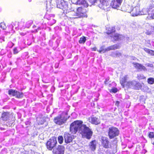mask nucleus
Wrapping results in <instances>:
<instances>
[{
  "label": "nucleus",
  "mask_w": 154,
  "mask_h": 154,
  "mask_svg": "<svg viewBox=\"0 0 154 154\" xmlns=\"http://www.w3.org/2000/svg\"><path fill=\"white\" fill-rule=\"evenodd\" d=\"M57 143L56 138L52 137L46 143L47 148L49 150H51L55 146Z\"/></svg>",
  "instance_id": "nucleus-4"
},
{
  "label": "nucleus",
  "mask_w": 154,
  "mask_h": 154,
  "mask_svg": "<svg viewBox=\"0 0 154 154\" xmlns=\"http://www.w3.org/2000/svg\"><path fill=\"white\" fill-rule=\"evenodd\" d=\"M150 45V44H149L148 45H147V46L148 47H149Z\"/></svg>",
  "instance_id": "nucleus-45"
},
{
  "label": "nucleus",
  "mask_w": 154,
  "mask_h": 154,
  "mask_svg": "<svg viewBox=\"0 0 154 154\" xmlns=\"http://www.w3.org/2000/svg\"><path fill=\"white\" fill-rule=\"evenodd\" d=\"M8 94L10 95H12L13 96H15L16 97L20 98L23 97V94L21 92H20L13 90L12 89L8 91Z\"/></svg>",
  "instance_id": "nucleus-9"
},
{
  "label": "nucleus",
  "mask_w": 154,
  "mask_h": 154,
  "mask_svg": "<svg viewBox=\"0 0 154 154\" xmlns=\"http://www.w3.org/2000/svg\"><path fill=\"white\" fill-rule=\"evenodd\" d=\"M151 18L152 19H154V14H153L152 16H151Z\"/></svg>",
  "instance_id": "nucleus-42"
},
{
  "label": "nucleus",
  "mask_w": 154,
  "mask_h": 154,
  "mask_svg": "<svg viewBox=\"0 0 154 154\" xmlns=\"http://www.w3.org/2000/svg\"><path fill=\"white\" fill-rule=\"evenodd\" d=\"M45 118L44 117H38L37 118V122L38 125H41L43 124L45 120Z\"/></svg>",
  "instance_id": "nucleus-23"
},
{
  "label": "nucleus",
  "mask_w": 154,
  "mask_h": 154,
  "mask_svg": "<svg viewBox=\"0 0 154 154\" xmlns=\"http://www.w3.org/2000/svg\"><path fill=\"white\" fill-rule=\"evenodd\" d=\"M64 137L65 142L66 143H69L72 141L73 136L67 133H65L64 134Z\"/></svg>",
  "instance_id": "nucleus-15"
},
{
  "label": "nucleus",
  "mask_w": 154,
  "mask_h": 154,
  "mask_svg": "<svg viewBox=\"0 0 154 154\" xmlns=\"http://www.w3.org/2000/svg\"><path fill=\"white\" fill-rule=\"evenodd\" d=\"M137 77L138 79H144L146 78L143 74H141L138 75Z\"/></svg>",
  "instance_id": "nucleus-34"
},
{
  "label": "nucleus",
  "mask_w": 154,
  "mask_h": 154,
  "mask_svg": "<svg viewBox=\"0 0 154 154\" xmlns=\"http://www.w3.org/2000/svg\"><path fill=\"white\" fill-rule=\"evenodd\" d=\"M149 137L150 138H154V133L153 132H150L149 134Z\"/></svg>",
  "instance_id": "nucleus-35"
},
{
  "label": "nucleus",
  "mask_w": 154,
  "mask_h": 154,
  "mask_svg": "<svg viewBox=\"0 0 154 154\" xmlns=\"http://www.w3.org/2000/svg\"><path fill=\"white\" fill-rule=\"evenodd\" d=\"M134 58H135V57H134ZM134 58H133V60H134Z\"/></svg>",
  "instance_id": "nucleus-48"
},
{
  "label": "nucleus",
  "mask_w": 154,
  "mask_h": 154,
  "mask_svg": "<svg viewBox=\"0 0 154 154\" xmlns=\"http://www.w3.org/2000/svg\"><path fill=\"white\" fill-rule=\"evenodd\" d=\"M86 40V38L85 37H82L81 38L79 42L80 43H84Z\"/></svg>",
  "instance_id": "nucleus-31"
},
{
  "label": "nucleus",
  "mask_w": 154,
  "mask_h": 154,
  "mask_svg": "<svg viewBox=\"0 0 154 154\" xmlns=\"http://www.w3.org/2000/svg\"><path fill=\"white\" fill-rule=\"evenodd\" d=\"M3 128H1V130H2L3 129Z\"/></svg>",
  "instance_id": "nucleus-46"
},
{
  "label": "nucleus",
  "mask_w": 154,
  "mask_h": 154,
  "mask_svg": "<svg viewBox=\"0 0 154 154\" xmlns=\"http://www.w3.org/2000/svg\"><path fill=\"white\" fill-rule=\"evenodd\" d=\"M0 27L3 30L6 29V28L5 24L4 22H2L0 23Z\"/></svg>",
  "instance_id": "nucleus-32"
},
{
  "label": "nucleus",
  "mask_w": 154,
  "mask_h": 154,
  "mask_svg": "<svg viewBox=\"0 0 154 154\" xmlns=\"http://www.w3.org/2000/svg\"><path fill=\"white\" fill-rule=\"evenodd\" d=\"M99 7L102 9H105L108 5V0H99Z\"/></svg>",
  "instance_id": "nucleus-16"
},
{
  "label": "nucleus",
  "mask_w": 154,
  "mask_h": 154,
  "mask_svg": "<svg viewBox=\"0 0 154 154\" xmlns=\"http://www.w3.org/2000/svg\"><path fill=\"white\" fill-rule=\"evenodd\" d=\"M152 143L154 145V141L152 140Z\"/></svg>",
  "instance_id": "nucleus-44"
},
{
  "label": "nucleus",
  "mask_w": 154,
  "mask_h": 154,
  "mask_svg": "<svg viewBox=\"0 0 154 154\" xmlns=\"http://www.w3.org/2000/svg\"><path fill=\"white\" fill-rule=\"evenodd\" d=\"M66 121V119L65 117L61 115L55 117L54 119L55 123L60 125L63 124Z\"/></svg>",
  "instance_id": "nucleus-7"
},
{
  "label": "nucleus",
  "mask_w": 154,
  "mask_h": 154,
  "mask_svg": "<svg viewBox=\"0 0 154 154\" xmlns=\"http://www.w3.org/2000/svg\"><path fill=\"white\" fill-rule=\"evenodd\" d=\"M100 141L102 146L105 148H108L109 147V141L108 138L105 137H102L101 138Z\"/></svg>",
  "instance_id": "nucleus-10"
},
{
  "label": "nucleus",
  "mask_w": 154,
  "mask_h": 154,
  "mask_svg": "<svg viewBox=\"0 0 154 154\" xmlns=\"http://www.w3.org/2000/svg\"><path fill=\"white\" fill-rule=\"evenodd\" d=\"M147 82L149 84L153 85L154 84V78L152 77L149 78L147 79Z\"/></svg>",
  "instance_id": "nucleus-30"
},
{
  "label": "nucleus",
  "mask_w": 154,
  "mask_h": 154,
  "mask_svg": "<svg viewBox=\"0 0 154 154\" xmlns=\"http://www.w3.org/2000/svg\"><path fill=\"white\" fill-rule=\"evenodd\" d=\"M143 49L146 52L148 53L150 55L154 56V51L146 48H143Z\"/></svg>",
  "instance_id": "nucleus-27"
},
{
  "label": "nucleus",
  "mask_w": 154,
  "mask_h": 154,
  "mask_svg": "<svg viewBox=\"0 0 154 154\" xmlns=\"http://www.w3.org/2000/svg\"><path fill=\"white\" fill-rule=\"evenodd\" d=\"M67 3V2H66L63 0L58 1V2H57V7L58 8L62 9L64 11H69Z\"/></svg>",
  "instance_id": "nucleus-5"
},
{
  "label": "nucleus",
  "mask_w": 154,
  "mask_h": 154,
  "mask_svg": "<svg viewBox=\"0 0 154 154\" xmlns=\"http://www.w3.org/2000/svg\"><path fill=\"white\" fill-rule=\"evenodd\" d=\"M64 147L62 146H59L57 148L54 149L53 152L54 154H63Z\"/></svg>",
  "instance_id": "nucleus-12"
},
{
  "label": "nucleus",
  "mask_w": 154,
  "mask_h": 154,
  "mask_svg": "<svg viewBox=\"0 0 154 154\" xmlns=\"http://www.w3.org/2000/svg\"><path fill=\"white\" fill-rule=\"evenodd\" d=\"M119 131L116 128L112 127L109 129L108 135L109 138L112 139L118 136Z\"/></svg>",
  "instance_id": "nucleus-3"
},
{
  "label": "nucleus",
  "mask_w": 154,
  "mask_h": 154,
  "mask_svg": "<svg viewBox=\"0 0 154 154\" xmlns=\"http://www.w3.org/2000/svg\"><path fill=\"white\" fill-rule=\"evenodd\" d=\"M152 28L154 30V27H152Z\"/></svg>",
  "instance_id": "nucleus-47"
},
{
  "label": "nucleus",
  "mask_w": 154,
  "mask_h": 154,
  "mask_svg": "<svg viewBox=\"0 0 154 154\" xmlns=\"http://www.w3.org/2000/svg\"><path fill=\"white\" fill-rule=\"evenodd\" d=\"M131 14L132 16H136L139 15H140V8L138 6H136L133 8Z\"/></svg>",
  "instance_id": "nucleus-14"
},
{
  "label": "nucleus",
  "mask_w": 154,
  "mask_h": 154,
  "mask_svg": "<svg viewBox=\"0 0 154 154\" xmlns=\"http://www.w3.org/2000/svg\"><path fill=\"white\" fill-rule=\"evenodd\" d=\"M119 48V46L117 45H115L107 47L106 48H105L103 46L101 47L100 49L98 51L100 53H104L106 51L112 50H115Z\"/></svg>",
  "instance_id": "nucleus-8"
},
{
  "label": "nucleus",
  "mask_w": 154,
  "mask_h": 154,
  "mask_svg": "<svg viewBox=\"0 0 154 154\" xmlns=\"http://www.w3.org/2000/svg\"><path fill=\"white\" fill-rule=\"evenodd\" d=\"M76 2L75 4L78 5H82L85 7H87L88 6V4L85 0H75Z\"/></svg>",
  "instance_id": "nucleus-21"
},
{
  "label": "nucleus",
  "mask_w": 154,
  "mask_h": 154,
  "mask_svg": "<svg viewBox=\"0 0 154 154\" xmlns=\"http://www.w3.org/2000/svg\"><path fill=\"white\" fill-rule=\"evenodd\" d=\"M112 55L114 57H119L121 56L122 54L118 51H116L112 53Z\"/></svg>",
  "instance_id": "nucleus-25"
},
{
  "label": "nucleus",
  "mask_w": 154,
  "mask_h": 154,
  "mask_svg": "<svg viewBox=\"0 0 154 154\" xmlns=\"http://www.w3.org/2000/svg\"><path fill=\"white\" fill-rule=\"evenodd\" d=\"M58 139L59 142L60 144L62 143L63 141V137L62 136H59L58 137Z\"/></svg>",
  "instance_id": "nucleus-33"
},
{
  "label": "nucleus",
  "mask_w": 154,
  "mask_h": 154,
  "mask_svg": "<svg viewBox=\"0 0 154 154\" xmlns=\"http://www.w3.org/2000/svg\"><path fill=\"white\" fill-rule=\"evenodd\" d=\"M111 37L113 38L115 41H117L119 40L122 39L124 38L123 36L121 35H119L118 33L112 34Z\"/></svg>",
  "instance_id": "nucleus-19"
},
{
  "label": "nucleus",
  "mask_w": 154,
  "mask_h": 154,
  "mask_svg": "<svg viewBox=\"0 0 154 154\" xmlns=\"http://www.w3.org/2000/svg\"><path fill=\"white\" fill-rule=\"evenodd\" d=\"M146 65H147V66H150L151 67H152L153 66L151 64H146Z\"/></svg>",
  "instance_id": "nucleus-39"
},
{
  "label": "nucleus",
  "mask_w": 154,
  "mask_h": 154,
  "mask_svg": "<svg viewBox=\"0 0 154 154\" xmlns=\"http://www.w3.org/2000/svg\"><path fill=\"white\" fill-rule=\"evenodd\" d=\"M96 142L95 140H93L90 142L89 147V149L91 151H94L96 148Z\"/></svg>",
  "instance_id": "nucleus-20"
},
{
  "label": "nucleus",
  "mask_w": 154,
  "mask_h": 154,
  "mask_svg": "<svg viewBox=\"0 0 154 154\" xmlns=\"http://www.w3.org/2000/svg\"><path fill=\"white\" fill-rule=\"evenodd\" d=\"M92 49L94 51H96V47H94L92 48Z\"/></svg>",
  "instance_id": "nucleus-43"
},
{
  "label": "nucleus",
  "mask_w": 154,
  "mask_h": 154,
  "mask_svg": "<svg viewBox=\"0 0 154 154\" xmlns=\"http://www.w3.org/2000/svg\"><path fill=\"white\" fill-rule=\"evenodd\" d=\"M119 102L118 101H117L116 103V105L118 106L119 104Z\"/></svg>",
  "instance_id": "nucleus-41"
},
{
  "label": "nucleus",
  "mask_w": 154,
  "mask_h": 154,
  "mask_svg": "<svg viewBox=\"0 0 154 154\" xmlns=\"http://www.w3.org/2000/svg\"><path fill=\"white\" fill-rule=\"evenodd\" d=\"M127 75H125L123 77L120 79V83L123 86V88L125 87V84L127 83L126 82V80H127Z\"/></svg>",
  "instance_id": "nucleus-22"
},
{
  "label": "nucleus",
  "mask_w": 154,
  "mask_h": 154,
  "mask_svg": "<svg viewBox=\"0 0 154 154\" xmlns=\"http://www.w3.org/2000/svg\"><path fill=\"white\" fill-rule=\"evenodd\" d=\"M92 4H94L96 2L97 0H88Z\"/></svg>",
  "instance_id": "nucleus-38"
},
{
  "label": "nucleus",
  "mask_w": 154,
  "mask_h": 154,
  "mask_svg": "<svg viewBox=\"0 0 154 154\" xmlns=\"http://www.w3.org/2000/svg\"><path fill=\"white\" fill-rule=\"evenodd\" d=\"M137 86H140L139 83L137 82L136 81H129L125 84V87L126 86L127 88H135V87Z\"/></svg>",
  "instance_id": "nucleus-11"
},
{
  "label": "nucleus",
  "mask_w": 154,
  "mask_h": 154,
  "mask_svg": "<svg viewBox=\"0 0 154 154\" xmlns=\"http://www.w3.org/2000/svg\"><path fill=\"white\" fill-rule=\"evenodd\" d=\"M106 29L107 30V33L108 34H111L114 32L115 31V29L114 27H106Z\"/></svg>",
  "instance_id": "nucleus-24"
},
{
  "label": "nucleus",
  "mask_w": 154,
  "mask_h": 154,
  "mask_svg": "<svg viewBox=\"0 0 154 154\" xmlns=\"http://www.w3.org/2000/svg\"><path fill=\"white\" fill-rule=\"evenodd\" d=\"M108 81V80L106 79V80L105 82V84H108L107 82Z\"/></svg>",
  "instance_id": "nucleus-40"
},
{
  "label": "nucleus",
  "mask_w": 154,
  "mask_h": 154,
  "mask_svg": "<svg viewBox=\"0 0 154 154\" xmlns=\"http://www.w3.org/2000/svg\"><path fill=\"white\" fill-rule=\"evenodd\" d=\"M13 52L14 54H16L18 53V51L17 49L15 48L13 49Z\"/></svg>",
  "instance_id": "nucleus-37"
},
{
  "label": "nucleus",
  "mask_w": 154,
  "mask_h": 154,
  "mask_svg": "<svg viewBox=\"0 0 154 154\" xmlns=\"http://www.w3.org/2000/svg\"><path fill=\"white\" fill-rule=\"evenodd\" d=\"M82 122L77 121L72 123L70 125V130L72 134H75L78 131L82 134L83 137L89 139L92 135L91 130L86 125H82Z\"/></svg>",
  "instance_id": "nucleus-1"
},
{
  "label": "nucleus",
  "mask_w": 154,
  "mask_h": 154,
  "mask_svg": "<svg viewBox=\"0 0 154 154\" xmlns=\"http://www.w3.org/2000/svg\"><path fill=\"white\" fill-rule=\"evenodd\" d=\"M125 10L128 12L131 13L132 11L133 7L128 4L125 5Z\"/></svg>",
  "instance_id": "nucleus-26"
},
{
  "label": "nucleus",
  "mask_w": 154,
  "mask_h": 154,
  "mask_svg": "<svg viewBox=\"0 0 154 154\" xmlns=\"http://www.w3.org/2000/svg\"><path fill=\"white\" fill-rule=\"evenodd\" d=\"M110 92H112L114 93H116L117 91V89L116 88H112L110 90Z\"/></svg>",
  "instance_id": "nucleus-36"
},
{
  "label": "nucleus",
  "mask_w": 154,
  "mask_h": 154,
  "mask_svg": "<svg viewBox=\"0 0 154 154\" xmlns=\"http://www.w3.org/2000/svg\"><path fill=\"white\" fill-rule=\"evenodd\" d=\"M149 11L148 8H143L142 11H140V15H146L149 14Z\"/></svg>",
  "instance_id": "nucleus-28"
},
{
  "label": "nucleus",
  "mask_w": 154,
  "mask_h": 154,
  "mask_svg": "<svg viewBox=\"0 0 154 154\" xmlns=\"http://www.w3.org/2000/svg\"><path fill=\"white\" fill-rule=\"evenodd\" d=\"M10 118L11 119V121L10 123L8 124V125L9 126H11L15 119L14 117L13 116V114L11 113L10 114L8 112H4L2 113L1 119L2 120L7 121L8 120H10Z\"/></svg>",
  "instance_id": "nucleus-2"
},
{
  "label": "nucleus",
  "mask_w": 154,
  "mask_h": 154,
  "mask_svg": "<svg viewBox=\"0 0 154 154\" xmlns=\"http://www.w3.org/2000/svg\"><path fill=\"white\" fill-rule=\"evenodd\" d=\"M122 0H113L110 3L111 6L112 8H117L120 5Z\"/></svg>",
  "instance_id": "nucleus-13"
},
{
  "label": "nucleus",
  "mask_w": 154,
  "mask_h": 154,
  "mask_svg": "<svg viewBox=\"0 0 154 154\" xmlns=\"http://www.w3.org/2000/svg\"><path fill=\"white\" fill-rule=\"evenodd\" d=\"M132 64L137 69H138L140 70L146 71V70L145 66L139 63L133 62L132 63Z\"/></svg>",
  "instance_id": "nucleus-17"
},
{
  "label": "nucleus",
  "mask_w": 154,
  "mask_h": 154,
  "mask_svg": "<svg viewBox=\"0 0 154 154\" xmlns=\"http://www.w3.org/2000/svg\"><path fill=\"white\" fill-rule=\"evenodd\" d=\"M52 6L51 5L50 1H47L46 3V9L47 11L51 10Z\"/></svg>",
  "instance_id": "nucleus-29"
},
{
  "label": "nucleus",
  "mask_w": 154,
  "mask_h": 154,
  "mask_svg": "<svg viewBox=\"0 0 154 154\" xmlns=\"http://www.w3.org/2000/svg\"><path fill=\"white\" fill-rule=\"evenodd\" d=\"M89 122L93 124L98 125L100 123V120L95 117H91L88 119Z\"/></svg>",
  "instance_id": "nucleus-18"
},
{
  "label": "nucleus",
  "mask_w": 154,
  "mask_h": 154,
  "mask_svg": "<svg viewBox=\"0 0 154 154\" xmlns=\"http://www.w3.org/2000/svg\"><path fill=\"white\" fill-rule=\"evenodd\" d=\"M73 14L74 16H76L74 18L83 17L86 16L84 9L81 7H79L77 8Z\"/></svg>",
  "instance_id": "nucleus-6"
}]
</instances>
